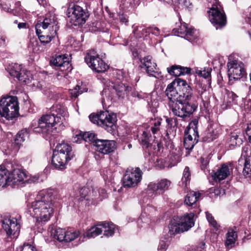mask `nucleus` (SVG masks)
Segmentation results:
<instances>
[{"label":"nucleus","instance_id":"obj_1","mask_svg":"<svg viewBox=\"0 0 251 251\" xmlns=\"http://www.w3.org/2000/svg\"><path fill=\"white\" fill-rule=\"evenodd\" d=\"M54 196L50 190H43L38 192L35 200L29 207L30 215L38 222H45L50 218L53 211Z\"/></svg>","mask_w":251,"mask_h":251},{"label":"nucleus","instance_id":"obj_2","mask_svg":"<svg viewBox=\"0 0 251 251\" xmlns=\"http://www.w3.org/2000/svg\"><path fill=\"white\" fill-rule=\"evenodd\" d=\"M188 87L187 82L180 78H176L169 84L165 90V94L170 100L176 97L179 94L177 101L180 104L177 109L173 107V114L181 118L187 116V105H188Z\"/></svg>","mask_w":251,"mask_h":251},{"label":"nucleus","instance_id":"obj_3","mask_svg":"<svg viewBox=\"0 0 251 251\" xmlns=\"http://www.w3.org/2000/svg\"><path fill=\"white\" fill-rule=\"evenodd\" d=\"M66 114L65 107L60 105H53L50 108V113L43 115L38 120V126L34 127L32 124L31 128L34 132L47 133L55 125H61Z\"/></svg>","mask_w":251,"mask_h":251},{"label":"nucleus","instance_id":"obj_4","mask_svg":"<svg viewBox=\"0 0 251 251\" xmlns=\"http://www.w3.org/2000/svg\"><path fill=\"white\" fill-rule=\"evenodd\" d=\"M57 25L55 15L48 14L42 23L36 25V33L41 43H49L55 37L58 29Z\"/></svg>","mask_w":251,"mask_h":251},{"label":"nucleus","instance_id":"obj_5","mask_svg":"<svg viewBox=\"0 0 251 251\" xmlns=\"http://www.w3.org/2000/svg\"><path fill=\"white\" fill-rule=\"evenodd\" d=\"M26 177L25 172L16 168L12 163L8 162L5 165L0 166V184L2 185V187L6 185H18Z\"/></svg>","mask_w":251,"mask_h":251},{"label":"nucleus","instance_id":"obj_6","mask_svg":"<svg viewBox=\"0 0 251 251\" xmlns=\"http://www.w3.org/2000/svg\"><path fill=\"white\" fill-rule=\"evenodd\" d=\"M131 89V87L127 84L119 81L114 83L111 81L107 82L106 86L101 92V102L103 106H109L116 95L123 98Z\"/></svg>","mask_w":251,"mask_h":251},{"label":"nucleus","instance_id":"obj_7","mask_svg":"<svg viewBox=\"0 0 251 251\" xmlns=\"http://www.w3.org/2000/svg\"><path fill=\"white\" fill-rule=\"evenodd\" d=\"M74 156L72 147L65 143L58 144L53 151L52 163L54 167L59 170L65 168L67 162Z\"/></svg>","mask_w":251,"mask_h":251},{"label":"nucleus","instance_id":"obj_8","mask_svg":"<svg viewBox=\"0 0 251 251\" xmlns=\"http://www.w3.org/2000/svg\"><path fill=\"white\" fill-rule=\"evenodd\" d=\"M90 120L94 124L101 126L108 132L113 133L116 130V116L108 111H102L99 114H91Z\"/></svg>","mask_w":251,"mask_h":251},{"label":"nucleus","instance_id":"obj_9","mask_svg":"<svg viewBox=\"0 0 251 251\" xmlns=\"http://www.w3.org/2000/svg\"><path fill=\"white\" fill-rule=\"evenodd\" d=\"M19 103L16 97L8 96L0 100V114L7 120H12L19 114Z\"/></svg>","mask_w":251,"mask_h":251},{"label":"nucleus","instance_id":"obj_10","mask_svg":"<svg viewBox=\"0 0 251 251\" xmlns=\"http://www.w3.org/2000/svg\"><path fill=\"white\" fill-rule=\"evenodd\" d=\"M85 61L90 68L98 73L104 72L109 68L95 50H91L87 52Z\"/></svg>","mask_w":251,"mask_h":251},{"label":"nucleus","instance_id":"obj_11","mask_svg":"<svg viewBox=\"0 0 251 251\" xmlns=\"http://www.w3.org/2000/svg\"><path fill=\"white\" fill-rule=\"evenodd\" d=\"M207 12L210 21L217 29L226 25V14L220 4H213Z\"/></svg>","mask_w":251,"mask_h":251},{"label":"nucleus","instance_id":"obj_12","mask_svg":"<svg viewBox=\"0 0 251 251\" xmlns=\"http://www.w3.org/2000/svg\"><path fill=\"white\" fill-rule=\"evenodd\" d=\"M169 233L174 236L188 230V214L182 216H175L169 225Z\"/></svg>","mask_w":251,"mask_h":251},{"label":"nucleus","instance_id":"obj_13","mask_svg":"<svg viewBox=\"0 0 251 251\" xmlns=\"http://www.w3.org/2000/svg\"><path fill=\"white\" fill-rule=\"evenodd\" d=\"M67 14L70 23L75 26L83 25L88 17V15L83 8L77 5L69 7Z\"/></svg>","mask_w":251,"mask_h":251},{"label":"nucleus","instance_id":"obj_14","mask_svg":"<svg viewBox=\"0 0 251 251\" xmlns=\"http://www.w3.org/2000/svg\"><path fill=\"white\" fill-rule=\"evenodd\" d=\"M142 172L139 168H128L123 178V185L125 188L136 186L142 179Z\"/></svg>","mask_w":251,"mask_h":251},{"label":"nucleus","instance_id":"obj_15","mask_svg":"<svg viewBox=\"0 0 251 251\" xmlns=\"http://www.w3.org/2000/svg\"><path fill=\"white\" fill-rule=\"evenodd\" d=\"M79 230H66L60 227L52 228L50 231L51 236L59 242H71L80 236Z\"/></svg>","mask_w":251,"mask_h":251},{"label":"nucleus","instance_id":"obj_16","mask_svg":"<svg viewBox=\"0 0 251 251\" xmlns=\"http://www.w3.org/2000/svg\"><path fill=\"white\" fill-rule=\"evenodd\" d=\"M2 228L7 235L12 238H16L19 235L20 226L16 218L7 216L2 220Z\"/></svg>","mask_w":251,"mask_h":251},{"label":"nucleus","instance_id":"obj_17","mask_svg":"<svg viewBox=\"0 0 251 251\" xmlns=\"http://www.w3.org/2000/svg\"><path fill=\"white\" fill-rule=\"evenodd\" d=\"M228 75L230 80H238L246 75L244 64L237 60H232L228 62Z\"/></svg>","mask_w":251,"mask_h":251},{"label":"nucleus","instance_id":"obj_18","mask_svg":"<svg viewBox=\"0 0 251 251\" xmlns=\"http://www.w3.org/2000/svg\"><path fill=\"white\" fill-rule=\"evenodd\" d=\"M94 145L96 150L104 154L113 151L115 148V142L113 140H98L95 142Z\"/></svg>","mask_w":251,"mask_h":251},{"label":"nucleus","instance_id":"obj_19","mask_svg":"<svg viewBox=\"0 0 251 251\" xmlns=\"http://www.w3.org/2000/svg\"><path fill=\"white\" fill-rule=\"evenodd\" d=\"M171 184V181L167 179H162L157 183H150L148 185L150 190L156 193V194H162L169 189Z\"/></svg>","mask_w":251,"mask_h":251},{"label":"nucleus","instance_id":"obj_20","mask_svg":"<svg viewBox=\"0 0 251 251\" xmlns=\"http://www.w3.org/2000/svg\"><path fill=\"white\" fill-rule=\"evenodd\" d=\"M50 62L52 65L60 68L62 71L68 70L71 66L69 59L65 55H56L52 58Z\"/></svg>","mask_w":251,"mask_h":251},{"label":"nucleus","instance_id":"obj_21","mask_svg":"<svg viewBox=\"0 0 251 251\" xmlns=\"http://www.w3.org/2000/svg\"><path fill=\"white\" fill-rule=\"evenodd\" d=\"M28 133L26 129H23L20 131L16 135L14 140V147L11 151L6 152L7 154H15L18 151L20 146L25 140V138L27 137Z\"/></svg>","mask_w":251,"mask_h":251},{"label":"nucleus","instance_id":"obj_22","mask_svg":"<svg viewBox=\"0 0 251 251\" xmlns=\"http://www.w3.org/2000/svg\"><path fill=\"white\" fill-rule=\"evenodd\" d=\"M98 140L97 139L96 135L92 132H85L83 133H80L79 135H76L74 137L73 142L77 143H81V141L85 142H91L95 143V142Z\"/></svg>","mask_w":251,"mask_h":251},{"label":"nucleus","instance_id":"obj_23","mask_svg":"<svg viewBox=\"0 0 251 251\" xmlns=\"http://www.w3.org/2000/svg\"><path fill=\"white\" fill-rule=\"evenodd\" d=\"M229 175V167L224 164L214 174L212 177L216 181H220L226 178Z\"/></svg>","mask_w":251,"mask_h":251},{"label":"nucleus","instance_id":"obj_24","mask_svg":"<svg viewBox=\"0 0 251 251\" xmlns=\"http://www.w3.org/2000/svg\"><path fill=\"white\" fill-rule=\"evenodd\" d=\"M168 73L172 75L179 76L184 74H188V68L182 67L179 65H172L167 68Z\"/></svg>","mask_w":251,"mask_h":251},{"label":"nucleus","instance_id":"obj_25","mask_svg":"<svg viewBox=\"0 0 251 251\" xmlns=\"http://www.w3.org/2000/svg\"><path fill=\"white\" fill-rule=\"evenodd\" d=\"M243 135L241 133H231L229 139V145L231 149L236 146H240L243 143Z\"/></svg>","mask_w":251,"mask_h":251},{"label":"nucleus","instance_id":"obj_26","mask_svg":"<svg viewBox=\"0 0 251 251\" xmlns=\"http://www.w3.org/2000/svg\"><path fill=\"white\" fill-rule=\"evenodd\" d=\"M237 238V234L236 232L232 228L228 229L225 242V246L227 249H230L234 246Z\"/></svg>","mask_w":251,"mask_h":251},{"label":"nucleus","instance_id":"obj_27","mask_svg":"<svg viewBox=\"0 0 251 251\" xmlns=\"http://www.w3.org/2000/svg\"><path fill=\"white\" fill-rule=\"evenodd\" d=\"M102 233V227L101 224L91 227L88 229L84 234L83 237L88 238H94Z\"/></svg>","mask_w":251,"mask_h":251},{"label":"nucleus","instance_id":"obj_28","mask_svg":"<svg viewBox=\"0 0 251 251\" xmlns=\"http://www.w3.org/2000/svg\"><path fill=\"white\" fill-rule=\"evenodd\" d=\"M101 226L102 227L103 235L107 237L112 236L117 229L116 226L111 223H103L101 224Z\"/></svg>","mask_w":251,"mask_h":251},{"label":"nucleus","instance_id":"obj_29","mask_svg":"<svg viewBox=\"0 0 251 251\" xmlns=\"http://www.w3.org/2000/svg\"><path fill=\"white\" fill-rule=\"evenodd\" d=\"M205 214L207 221L215 231V233H214V235L216 236L217 237L218 236V233L217 232L220 231V225L217 222L211 214L209 213L208 212H206Z\"/></svg>","mask_w":251,"mask_h":251},{"label":"nucleus","instance_id":"obj_30","mask_svg":"<svg viewBox=\"0 0 251 251\" xmlns=\"http://www.w3.org/2000/svg\"><path fill=\"white\" fill-rule=\"evenodd\" d=\"M22 70L21 65L17 63H12L8 68V71L10 75L16 78L22 72Z\"/></svg>","mask_w":251,"mask_h":251},{"label":"nucleus","instance_id":"obj_31","mask_svg":"<svg viewBox=\"0 0 251 251\" xmlns=\"http://www.w3.org/2000/svg\"><path fill=\"white\" fill-rule=\"evenodd\" d=\"M175 32H177V36H180L181 38H184L185 40H188V29L187 28V24L184 23L183 25H181L179 28L175 29L174 30Z\"/></svg>","mask_w":251,"mask_h":251},{"label":"nucleus","instance_id":"obj_32","mask_svg":"<svg viewBox=\"0 0 251 251\" xmlns=\"http://www.w3.org/2000/svg\"><path fill=\"white\" fill-rule=\"evenodd\" d=\"M251 155V150L249 145H246L242 148L241 156L238 160L239 164L241 162H244L247 159H251L250 155Z\"/></svg>","mask_w":251,"mask_h":251},{"label":"nucleus","instance_id":"obj_33","mask_svg":"<svg viewBox=\"0 0 251 251\" xmlns=\"http://www.w3.org/2000/svg\"><path fill=\"white\" fill-rule=\"evenodd\" d=\"M198 124V119H195L191 122L189 123V132L193 133L194 136V140L196 141V142H198L199 139V134L197 127Z\"/></svg>","mask_w":251,"mask_h":251},{"label":"nucleus","instance_id":"obj_34","mask_svg":"<svg viewBox=\"0 0 251 251\" xmlns=\"http://www.w3.org/2000/svg\"><path fill=\"white\" fill-rule=\"evenodd\" d=\"M188 178V167H186L183 173V176L181 181L179 182V185L181 187L184 191H187V180Z\"/></svg>","mask_w":251,"mask_h":251},{"label":"nucleus","instance_id":"obj_35","mask_svg":"<svg viewBox=\"0 0 251 251\" xmlns=\"http://www.w3.org/2000/svg\"><path fill=\"white\" fill-rule=\"evenodd\" d=\"M244 164V169L243 171V175L246 177H250L251 175V159H247L244 162H240Z\"/></svg>","mask_w":251,"mask_h":251},{"label":"nucleus","instance_id":"obj_36","mask_svg":"<svg viewBox=\"0 0 251 251\" xmlns=\"http://www.w3.org/2000/svg\"><path fill=\"white\" fill-rule=\"evenodd\" d=\"M136 31H145L146 33H151V34L156 36H158L160 34V30L157 27H150L148 28H146L144 26H140V27Z\"/></svg>","mask_w":251,"mask_h":251},{"label":"nucleus","instance_id":"obj_37","mask_svg":"<svg viewBox=\"0 0 251 251\" xmlns=\"http://www.w3.org/2000/svg\"><path fill=\"white\" fill-rule=\"evenodd\" d=\"M199 32L192 27L189 28V42L197 43L199 41Z\"/></svg>","mask_w":251,"mask_h":251},{"label":"nucleus","instance_id":"obj_38","mask_svg":"<svg viewBox=\"0 0 251 251\" xmlns=\"http://www.w3.org/2000/svg\"><path fill=\"white\" fill-rule=\"evenodd\" d=\"M201 195L199 192L189 191V206L195 203L198 201Z\"/></svg>","mask_w":251,"mask_h":251},{"label":"nucleus","instance_id":"obj_39","mask_svg":"<svg viewBox=\"0 0 251 251\" xmlns=\"http://www.w3.org/2000/svg\"><path fill=\"white\" fill-rule=\"evenodd\" d=\"M30 75V72L25 70H22L17 78L20 81L26 83L28 82L29 80Z\"/></svg>","mask_w":251,"mask_h":251},{"label":"nucleus","instance_id":"obj_40","mask_svg":"<svg viewBox=\"0 0 251 251\" xmlns=\"http://www.w3.org/2000/svg\"><path fill=\"white\" fill-rule=\"evenodd\" d=\"M226 94L227 98L228 99V102L230 103H233L235 104H237V98L238 96L232 91L226 90Z\"/></svg>","mask_w":251,"mask_h":251},{"label":"nucleus","instance_id":"obj_41","mask_svg":"<svg viewBox=\"0 0 251 251\" xmlns=\"http://www.w3.org/2000/svg\"><path fill=\"white\" fill-rule=\"evenodd\" d=\"M93 195L95 197H97L98 195L100 197V201L104 198L106 197V191L104 189L95 188L92 191Z\"/></svg>","mask_w":251,"mask_h":251},{"label":"nucleus","instance_id":"obj_42","mask_svg":"<svg viewBox=\"0 0 251 251\" xmlns=\"http://www.w3.org/2000/svg\"><path fill=\"white\" fill-rule=\"evenodd\" d=\"M146 71L149 75L157 77L158 75L157 71L156 65H152L149 67H145Z\"/></svg>","mask_w":251,"mask_h":251},{"label":"nucleus","instance_id":"obj_43","mask_svg":"<svg viewBox=\"0 0 251 251\" xmlns=\"http://www.w3.org/2000/svg\"><path fill=\"white\" fill-rule=\"evenodd\" d=\"M211 69L209 68H204L203 70H197L196 73L200 76L207 78L210 76Z\"/></svg>","mask_w":251,"mask_h":251},{"label":"nucleus","instance_id":"obj_44","mask_svg":"<svg viewBox=\"0 0 251 251\" xmlns=\"http://www.w3.org/2000/svg\"><path fill=\"white\" fill-rule=\"evenodd\" d=\"M149 136L148 133L145 131L143 132L141 139V144L144 148H148L150 146L149 141Z\"/></svg>","mask_w":251,"mask_h":251},{"label":"nucleus","instance_id":"obj_45","mask_svg":"<svg viewBox=\"0 0 251 251\" xmlns=\"http://www.w3.org/2000/svg\"><path fill=\"white\" fill-rule=\"evenodd\" d=\"M175 3L176 5L175 10H177L178 9H186L187 8L186 5L187 0H176Z\"/></svg>","mask_w":251,"mask_h":251},{"label":"nucleus","instance_id":"obj_46","mask_svg":"<svg viewBox=\"0 0 251 251\" xmlns=\"http://www.w3.org/2000/svg\"><path fill=\"white\" fill-rule=\"evenodd\" d=\"M89 189L87 187H84L81 188L79 191V196L77 195L76 197H79L78 199L79 201H82L83 199L88 195L89 193Z\"/></svg>","mask_w":251,"mask_h":251},{"label":"nucleus","instance_id":"obj_47","mask_svg":"<svg viewBox=\"0 0 251 251\" xmlns=\"http://www.w3.org/2000/svg\"><path fill=\"white\" fill-rule=\"evenodd\" d=\"M141 62L144 67H149L150 66L156 65L155 63L151 61V57L148 56L144 57L143 60H141Z\"/></svg>","mask_w":251,"mask_h":251},{"label":"nucleus","instance_id":"obj_48","mask_svg":"<svg viewBox=\"0 0 251 251\" xmlns=\"http://www.w3.org/2000/svg\"><path fill=\"white\" fill-rule=\"evenodd\" d=\"M166 122L167 123L166 128L167 130L171 129L173 127H175L176 125V119L169 118L167 117H165Z\"/></svg>","mask_w":251,"mask_h":251},{"label":"nucleus","instance_id":"obj_49","mask_svg":"<svg viewBox=\"0 0 251 251\" xmlns=\"http://www.w3.org/2000/svg\"><path fill=\"white\" fill-rule=\"evenodd\" d=\"M101 174L104 179H111L112 173V171L107 168H105L101 171Z\"/></svg>","mask_w":251,"mask_h":251},{"label":"nucleus","instance_id":"obj_50","mask_svg":"<svg viewBox=\"0 0 251 251\" xmlns=\"http://www.w3.org/2000/svg\"><path fill=\"white\" fill-rule=\"evenodd\" d=\"M188 126L186 127L184 131V136L183 138V145L186 150V155L188 153V145H187V141L188 140Z\"/></svg>","mask_w":251,"mask_h":251},{"label":"nucleus","instance_id":"obj_51","mask_svg":"<svg viewBox=\"0 0 251 251\" xmlns=\"http://www.w3.org/2000/svg\"><path fill=\"white\" fill-rule=\"evenodd\" d=\"M17 251H37V250L33 246L27 244L20 247Z\"/></svg>","mask_w":251,"mask_h":251},{"label":"nucleus","instance_id":"obj_52","mask_svg":"<svg viewBox=\"0 0 251 251\" xmlns=\"http://www.w3.org/2000/svg\"><path fill=\"white\" fill-rule=\"evenodd\" d=\"M197 218V216L193 213H189V229L195 225V222Z\"/></svg>","mask_w":251,"mask_h":251},{"label":"nucleus","instance_id":"obj_53","mask_svg":"<svg viewBox=\"0 0 251 251\" xmlns=\"http://www.w3.org/2000/svg\"><path fill=\"white\" fill-rule=\"evenodd\" d=\"M140 26H138L136 27V28L134 29L133 30V33L135 35V36H136V37L138 38H142L144 37V36H146L148 34H149V33H146L145 31H137L136 30L140 27Z\"/></svg>","mask_w":251,"mask_h":251},{"label":"nucleus","instance_id":"obj_54","mask_svg":"<svg viewBox=\"0 0 251 251\" xmlns=\"http://www.w3.org/2000/svg\"><path fill=\"white\" fill-rule=\"evenodd\" d=\"M170 159L171 160V164L172 165L175 166L178 162L180 161V157L178 155H173V153L171 155Z\"/></svg>","mask_w":251,"mask_h":251},{"label":"nucleus","instance_id":"obj_55","mask_svg":"<svg viewBox=\"0 0 251 251\" xmlns=\"http://www.w3.org/2000/svg\"><path fill=\"white\" fill-rule=\"evenodd\" d=\"M168 244L164 241L161 240L159 244L157 250L159 251H165L168 247Z\"/></svg>","mask_w":251,"mask_h":251},{"label":"nucleus","instance_id":"obj_56","mask_svg":"<svg viewBox=\"0 0 251 251\" xmlns=\"http://www.w3.org/2000/svg\"><path fill=\"white\" fill-rule=\"evenodd\" d=\"M82 93V91L80 90L79 85H76L74 92H72V95H74V97H77L79 94Z\"/></svg>","mask_w":251,"mask_h":251},{"label":"nucleus","instance_id":"obj_57","mask_svg":"<svg viewBox=\"0 0 251 251\" xmlns=\"http://www.w3.org/2000/svg\"><path fill=\"white\" fill-rule=\"evenodd\" d=\"M146 220L147 219L145 218V216L144 215V214L142 213L140 218L138 220V221H137L138 226H140V224H141L143 222L147 223L148 224H149L148 220H147V221H146Z\"/></svg>","mask_w":251,"mask_h":251},{"label":"nucleus","instance_id":"obj_58","mask_svg":"<svg viewBox=\"0 0 251 251\" xmlns=\"http://www.w3.org/2000/svg\"><path fill=\"white\" fill-rule=\"evenodd\" d=\"M201 168L202 170H204L206 168L207 165H208V161L207 159H205L203 158H201Z\"/></svg>","mask_w":251,"mask_h":251},{"label":"nucleus","instance_id":"obj_59","mask_svg":"<svg viewBox=\"0 0 251 251\" xmlns=\"http://www.w3.org/2000/svg\"><path fill=\"white\" fill-rule=\"evenodd\" d=\"M162 120V119L160 118L155 119L153 123V126L159 127L161 124Z\"/></svg>","mask_w":251,"mask_h":251},{"label":"nucleus","instance_id":"obj_60","mask_svg":"<svg viewBox=\"0 0 251 251\" xmlns=\"http://www.w3.org/2000/svg\"><path fill=\"white\" fill-rule=\"evenodd\" d=\"M246 132L247 135L248 136V139L250 141V138L251 137V124L248 125V126L246 130Z\"/></svg>","mask_w":251,"mask_h":251},{"label":"nucleus","instance_id":"obj_61","mask_svg":"<svg viewBox=\"0 0 251 251\" xmlns=\"http://www.w3.org/2000/svg\"><path fill=\"white\" fill-rule=\"evenodd\" d=\"M0 40L1 41L0 42L1 45H5L8 42L7 38L5 35H0Z\"/></svg>","mask_w":251,"mask_h":251},{"label":"nucleus","instance_id":"obj_62","mask_svg":"<svg viewBox=\"0 0 251 251\" xmlns=\"http://www.w3.org/2000/svg\"><path fill=\"white\" fill-rule=\"evenodd\" d=\"M198 107V104L197 103H194L191 106V109L189 110V115L193 113L194 111H195Z\"/></svg>","mask_w":251,"mask_h":251},{"label":"nucleus","instance_id":"obj_63","mask_svg":"<svg viewBox=\"0 0 251 251\" xmlns=\"http://www.w3.org/2000/svg\"><path fill=\"white\" fill-rule=\"evenodd\" d=\"M119 20L121 23L125 24H126L128 22V20L126 19V18L125 16L122 15L120 16Z\"/></svg>","mask_w":251,"mask_h":251},{"label":"nucleus","instance_id":"obj_64","mask_svg":"<svg viewBox=\"0 0 251 251\" xmlns=\"http://www.w3.org/2000/svg\"><path fill=\"white\" fill-rule=\"evenodd\" d=\"M159 129H160L159 127H157L154 126H152L151 127V130L153 134L156 133L159 130Z\"/></svg>","mask_w":251,"mask_h":251}]
</instances>
